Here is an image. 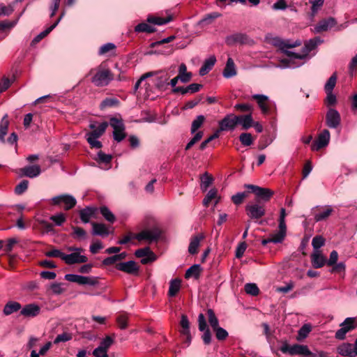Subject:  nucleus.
<instances>
[{"label":"nucleus","mask_w":357,"mask_h":357,"mask_svg":"<svg viewBox=\"0 0 357 357\" xmlns=\"http://www.w3.org/2000/svg\"><path fill=\"white\" fill-rule=\"evenodd\" d=\"M201 270L202 269L199 264H194L188 269H187L185 271V278L194 277L197 279L199 277Z\"/></svg>","instance_id":"e433bc0d"},{"label":"nucleus","mask_w":357,"mask_h":357,"mask_svg":"<svg viewBox=\"0 0 357 357\" xmlns=\"http://www.w3.org/2000/svg\"><path fill=\"white\" fill-rule=\"evenodd\" d=\"M109 125L114 129L113 137L115 141L120 142L126 138V127L121 118L112 117Z\"/></svg>","instance_id":"20e7f679"},{"label":"nucleus","mask_w":357,"mask_h":357,"mask_svg":"<svg viewBox=\"0 0 357 357\" xmlns=\"http://www.w3.org/2000/svg\"><path fill=\"white\" fill-rule=\"evenodd\" d=\"M341 122L340 113L335 109L330 108L326 115V123L330 128H337Z\"/></svg>","instance_id":"4468645a"},{"label":"nucleus","mask_w":357,"mask_h":357,"mask_svg":"<svg viewBox=\"0 0 357 357\" xmlns=\"http://www.w3.org/2000/svg\"><path fill=\"white\" fill-rule=\"evenodd\" d=\"M52 204L60 205L61 204H64V209L68 211L73 208L77 201L74 197L70 195H61L52 198L51 199Z\"/></svg>","instance_id":"1a4fd4ad"},{"label":"nucleus","mask_w":357,"mask_h":357,"mask_svg":"<svg viewBox=\"0 0 357 357\" xmlns=\"http://www.w3.org/2000/svg\"><path fill=\"white\" fill-rule=\"evenodd\" d=\"M89 74H93L91 82L96 86H107L114 79L112 71L105 65L100 64L97 68L91 69Z\"/></svg>","instance_id":"f03ea898"},{"label":"nucleus","mask_w":357,"mask_h":357,"mask_svg":"<svg viewBox=\"0 0 357 357\" xmlns=\"http://www.w3.org/2000/svg\"><path fill=\"white\" fill-rule=\"evenodd\" d=\"M280 350L283 354H289L291 356L294 355H303L305 354H310L311 352L306 345L295 344L289 345L287 342H284L280 347Z\"/></svg>","instance_id":"0eeeda50"},{"label":"nucleus","mask_w":357,"mask_h":357,"mask_svg":"<svg viewBox=\"0 0 357 357\" xmlns=\"http://www.w3.org/2000/svg\"><path fill=\"white\" fill-rule=\"evenodd\" d=\"M59 24V21H56L52 25L46 29L45 31L40 33L33 40V43H38L43 38L47 36Z\"/></svg>","instance_id":"79ce46f5"},{"label":"nucleus","mask_w":357,"mask_h":357,"mask_svg":"<svg viewBox=\"0 0 357 357\" xmlns=\"http://www.w3.org/2000/svg\"><path fill=\"white\" fill-rule=\"evenodd\" d=\"M113 342L114 340L111 337L107 336L100 342V345L98 347L101 349L107 351L109 348L112 346Z\"/></svg>","instance_id":"338daca9"},{"label":"nucleus","mask_w":357,"mask_h":357,"mask_svg":"<svg viewBox=\"0 0 357 357\" xmlns=\"http://www.w3.org/2000/svg\"><path fill=\"white\" fill-rule=\"evenodd\" d=\"M181 280L178 278L173 279L169 282L168 296L170 297L175 296L181 289Z\"/></svg>","instance_id":"473e14b6"},{"label":"nucleus","mask_w":357,"mask_h":357,"mask_svg":"<svg viewBox=\"0 0 357 357\" xmlns=\"http://www.w3.org/2000/svg\"><path fill=\"white\" fill-rule=\"evenodd\" d=\"M180 80L183 83L188 82L192 77V73L187 72V67L185 64L181 63L178 68V75Z\"/></svg>","instance_id":"f704fd0d"},{"label":"nucleus","mask_w":357,"mask_h":357,"mask_svg":"<svg viewBox=\"0 0 357 357\" xmlns=\"http://www.w3.org/2000/svg\"><path fill=\"white\" fill-rule=\"evenodd\" d=\"M22 176L29 178H35L41 173L40 167L38 165H29L20 169Z\"/></svg>","instance_id":"b1692460"},{"label":"nucleus","mask_w":357,"mask_h":357,"mask_svg":"<svg viewBox=\"0 0 357 357\" xmlns=\"http://www.w3.org/2000/svg\"><path fill=\"white\" fill-rule=\"evenodd\" d=\"M217 196V190L216 189H211L208 193L206 194V197H204L203 200V204L205 206H208L209 203L211 202L212 199H215Z\"/></svg>","instance_id":"13d9d810"},{"label":"nucleus","mask_w":357,"mask_h":357,"mask_svg":"<svg viewBox=\"0 0 357 357\" xmlns=\"http://www.w3.org/2000/svg\"><path fill=\"white\" fill-rule=\"evenodd\" d=\"M116 322L121 329H125L128 326V315L125 313L119 314L116 317Z\"/></svg>","instance_id":"4d7b16f0"},{"label":"nucleus","mask_w":357,"mask_h":357,"mask_svg":"<svg viewBox=\"0 0 357 357\" xmlns=\"http://www.w3.org/2000/svg\"><path fill=\"white\" fill-rule=\"evenodd\" d=\"M50 220H52L56 225L61 226L64 223L66 220V217L65 214L62 213H57L54 215H52L50 217Z\"/></svg>","instance_id":"6e6d98bb"},{"label":"nucleus","mask_w":357,"mask_h":357,"mask_svg":"<svg viewBox=\"0 0 357 357\" xmlns=\"http://www.w3.org/2000/svg\"><path fill=\"white\" fill-rule=\"evenodd\" d=\"M226 43L229 45H234L235 44L252 45L253 44V40L245 33H236L227 36L226 38Z\"/></svg>","instance_id":"9d476101"},{"label":"nucleus","mask_w":357,"mask_h":357,"mask_svg":"<svg viewBox=\"0 0 357 357\" xmlns=\"http://www.w3.org/2000/svg\"><path fill=\"white\" fill-rule=\"evenodd\" d=\"M73 236L74 238L78 239H84L86 236V232L85 230L81 227H73Z\"/></svg>","instance_id":"680f3d73"},{"label":"nucleus","mask_w":357,"mask_h":357,"mask_svg":"<svg viewBox=\"0 0 357 357\" xmlns=\"http://www.w3.org/2000/svg\"><path fill=\"white\" fill-rule=\"evenodd\" d=\"M247 195L248 193L245 192H238L231 197V200L235 204L238 205L243 202V199L247 197Z\"/></svg>","instance_id":"69168bd1"},{"label":"nucleus","mask_w":357,"mask_h":357,"mask_svg":"<svg viewBox=\"0 0 357 357\" xmlns=\"http://www.w3.org/2000/svg\"><path fill=\"white\" fill-rule=\"evenodd\" d=\"M29 181L27 180H22L15 188V193L16 195L23 194L28 188Z\"/></svg>","instance_id":"5fc2aeb1"},{"label":"nucleus","mask_w":357,"mask_h":357,"mask_svg":"<svg viewBox=\"0 0 357 357\" xmlns=\"http://www.w3.org/2000/svg\"><path fill=\"white\" fill-rule=\"evenodd\" d=\"M245 211L251 219H259L266 213L265 205L258 201L248 204Z\"/></svg>","instance_id":"39448f33"},{"label":"nucleus","mask_w":357,"mask_h":357,"mask_svg":"<svg viewBox=\"0 0 357 357\" xmlns=\"http://www.w3.org/2000/svg\"><path fill=\"white\" fill-rule=\"evenodd\" d=\"M325 243V239L321 236H316L313 238L312 245L315 250H318Z\"/></svg>","instance_id":"bf43d9fd"},{"label":"nucleus","mask_w":357,"mask_h":357,"mask_svg":"<svg viewBox=\"0 0 357 357\" xmlns=\"http://www.w3.org/2000/svg\"><path fill=\"white\" fill-rule=\"evenodd\" d=\"M135 255L138 258H142L141 260L142 264H146L155 260V255L149 247L137 250Z\"/></svg>","instance_id":"a211bd4d"},{"label":"nucleus","mask_w":357,"mask_h":357,"mask_svg":"<svg viewBox=\"0 0 357 357\" xmlns=\"http://www.w3.org/2000/svg\"><path fill=\"white\" fill-rule=\"evenodd\" d=\"M93 229L92 234L95 236H107L109 235V231L108 228L105 224L92 222Z\"/></svg>","instance_id":"393cba45"},{"label":"nucleus","mask_w":357,"mask_h":357,"mask_svg":"<svg viewBox=\"0 0 357 357\" xmlns=\"http://www.w3.org/2000/svg\"><path fill=\"white\" fill-rule=\"evenodd\" d=\"M336 24L335 20L333 17H329L328 19L323 20L320 21L315 26H314V32L320 33L322 31H326L328 29L333 27Z\"/></svg>","instance_id":"5701e85b"},{"label":"nucleus","mask_w":357,"mask_h":357,"mask_svg":"<svg viewBox=\"0 0 357 357\" xmlns=\"http://www.w3.org/2000/svg\"><path fill=\"white\" fill-rule=\"evenodd\" d=\"M205 120V117L203 115H199L197 118L192 121L191 126V132L193 133L196 132L203 124Z\"/></svg>","instance_id":"3c124183"},{"label":"nucleus","mask_w":357,"mask_h":357,"mask_svg":"<svg viewBox=\"0 0 357 357\" xmlns=\"http://www.w3.org/2000/svg\"><path fill=\"white\" fill-rule=\"evenodd\" d=\"M221 16V14L218 12H213L206 15L199 22L200 25H208L216 18Z\"/></svg>","instance_id":"58836bf2"},{"label":"nucleus","mask_w":357,"mask_h":357,"mask_svg":"<svg viewBox=\"0 0 357 357\" xmlns=\"http://www.w3.org/2000/svg\"><path fill=\"white\" fill-rule=\"evenodd\" d=\"M100 212L107 221L110 223L114 222L116 218L107 206L100 207Z\"/></svg>","instance_id":"ea45409f"},{"label":"nucleus","mask_w":357,"mask_h":357,"mask_svg":"<svg viewBox=\"0 0 357 357\" xmlns=\"http://www.w3.org/2000/svg\"><path fill=\"white\" fill-rule=\"evenodd\" d=\"M63 261L66 264L71 265L74 264L86 263L88 261V258L85 255H81V252H74L68 255L65 254Z\"/></svg>","instance_id":"6ab92c4d"},{"label":"nucleus","mask_w":357,"mask_h":357,"mask_svg":"<svg viewBox=\"0 0 357 357\" xmlns=\"http://www.w3.org/2000/svg\"><path fill=\"white\" fill-rule=\"evenodd\" d=\"M20 309L21 305L20 303L16 301H9L5 305L3 312L5 315H10L17 312Z\"/></svg>","instance_id":"c756f323"},{"label":"nucleus","mask_w":357,"mask_h":357,"mask_svg":"<svg viewBox=\"0 0 357 357\" xmlns=\"http://www.w3.org/2000/svg\"><path fill=\"white\" fill-rule=\"evenodd\" d=\"M234 108L238 111H240L242 112H249V113H252V111L253 109L252 106L248 103L236 104L234 106Z\"/></svg>","instance_id":"774afa93"},{"label":"nucleus","mask_w":357,"mask_h":357,"mask_svg":"<svg viewBox=\"0 0 357 357\" xmlns=\"http://www.w3.org/2000/svg\"><path fill=\"white\" fill-rule=\"evenodd\" d=\"M337 81L336 73H333L330 78L328 79L327 82L325 84L324 89L326 92H332Z\"/></svg>","instance_id":"8fccbe9b"},{"label":"nucleus","mask_w":357,"mask_h":357,"mask_svg":"<svg viewBox=\"0 0 357 357\" xmlns=\"http://www.w3.org/2000/svg\"><path fill=\"white\" fill-rule=\"evenodd\" d=\"M237 116L238 118V124L241 125L243 129L248 130L252 126L254 121L252 113Z\"/></svg>","instance_id":"cd10ccee"},{"label":"nucleus","mask_w":357,"mask_h":357,"mask_svg":"<svg viewBox=\"0 0 357 357\" xmlns=\"http://www.w3.org/2000/svg\"><path fill=\"white\" fill-rule=\"evenodd\" d=\"M238 118L237 116L229 114L225 116L220 122V130L221 131L232 130L238 125Z\"/></svg>","instance_id":"ddd939ff"},{"label":"nucleus","mask_w":357,"mask_h":357,"mask_svg":"<svg viewBox=\"0 0 357 357\" xmlns=\"http://www.w3.org/2000/svg\"><path fill=\"white\" fill-rule=\"evenodd\" d=\"M215 337L218 340H225L228 337L227 331L222 327H217L215 328Z\"/></svg>","instance_id":"052dcab7"},{"label":"nucleus","mask_w":357,"mask_h":357,"mask_svg":"<svg viewBox=\"0 0 357 357\" xmlns=\"http://www.w3.org/2000/svg\"><path fill=\"white\" fill-rule=\"evenodd\" d=\"M207 314H208V322L213 328L214 330L217 327L219 326V321L218 318L216 317L213 310L212 309H208L207 310Z\"/></svg>","instance_id":"c03bdc74"},{"label":"nucleus","mask_w":357,"mask_h":357,"mask_svg":"<svg viewBox=\"0 0 357 357\" xmlns=\"http://www.w3.org/2000/svg\"><path fill=\"white\" fill-rule=\"evenodd\" d=\"M204 238L205 235L203 233H199L191 237L190 244L188 246V252L190 255H194L198 252V248L199 247L200 242Z\"/></svg>","instance_id":"412c9836"},{"label":"nucleus","mask_w":357,"mask_h":357,"mask_svg":"<svg viewBox=\"0 0 357 357\" xmlns=\"http://www.w3.org/2000/svg\"><path fill=\"white\" fill-rule=\"evenodd\" d=\"M356 317H348L346 318L345 320L341 324L340 326L347 328L348 332L356 328Z\"/></svg>","instance_id":"de8ad7c7"},{"label":"nucleus","mask_w":357,"mask_h":357,"mask_svg":"<svg viewBox=\"0 0 357 357\" xmlns=\"http://www.w3.org/2000/svg\"><path fill=\"white\" fill-rule=\"evenodd\" d=\"M330 132L324 129L317 137V139L312 144L311 149L312 151H319L328 146L330 141Z\"/></svg>","instance_id":"f8f14e48"},{"label":"nucleus","mask_w":357,"mask_h":357,"mask_svg":"<svg viewBox=\"0 0 357 357\" xmlns=\"http://www.w3.org/2000/svg\"><path fill=\"white\" fill-rule=\"evenodd\" d=\"M155 73L156 74L153 75L156 76L155 78V86L158 90L164 91L167 89L169 86L168 80L170 77V75L168 73L165 71H157Z\"/></svg>","instance_id":"2eb2a0df"},{"label":"nucleus","mask_w":357,"mask_h":357,"mask_svg":"<svg viewBox=\"0 0 357 357\" xmlns=\"http://www.w3.org/2000/svg\"><path fill=\"white\" fill-rule=\"evenodd\" d=\"M119 105V100L116 98H106L104 99L100 105V109L103 110L107 107H116Z\"/></svg>","instance_id":"4c0bfd02"},{"label":"nucleus","mask_w":357,"mask_h":357,"mask_svg":"<svg viewBox=\"0 0 357 357\" xmlns=\"http://www.w3.org/2000/svg\"><path fill=\"white\" fill-rule=\"evenodd\" d=\"M311 330L312 327L310 324H304L298 332V335L296 337L297 340L301 341L306 338Z\"/></svg>","instance_id":"a19ab883"},{"label":"nucleus","mask_w":357,"mask_h":357,"mask_svg":"<svg viewBox=\"0 0 357 357\" xmlns=\"http://www.w3.org/2000/svg\"><path fill=\"white\" fill-rule=\"evenodd\" d=\"M222 74L225 78H230L236 75L235 64L231 58H228Z\"/></svg>","instance_id":"bb28decb"},{"label":"nucleus","mask_w":357,"mask_h":357,"mask_svg":"<svg viewBox=\"0 0 357 357\" xmlns=\"http://www.w3.org/2000/svg\"><path fill=\"white\" fill-rule=\"evenodd\" d=\"M172 20L171 17H168L167 18L158 17H149L147 19V21L150 23H153L157 25H163L167 24Z\"/></svg>","instance_id":"09e8293b"},{"label":"nucleus","mask_w":357,"mask_h":357,"mask_svg":"<svg viewBox=\"0 0 357 357\" xmlns=\"http://www.w3.org/2000/svg\"><path fill=\"white\" fill-rule=\"evenodd\" d=\"M115 48H116V46L114 43H108L104 44L103 45H102L100 47L98 54L100 55H102V54H105L112 50H114Z\"/></svg>","instance_id":"0e129e2a"},{"label":"nucleus","mask_w":357,"mask_h":357,"mask_svg":"<svg viewBox=\"0 0 357 357\" xmlns=\"http://www.w3.org/2000/svg\"><path fill=\"white\" fill-rule=\"evenodd\" d=\"M245 291L248 294L257 296L259 294V289L255 283H248L245 285Z\"/></svg>","instance_id":"864d4df0"},{"label":"nucleus","mask_w":357,"mask_h":357,"mask_svg":"<svg viewBox=\"0 0 357 357\" xmlns=\"http://www.w3.org/2000/svg\"><path fill=\"white\" fill-rule=\"evenodd\" d=\"M65 279L71 282H75L81 285L96 286L98 284V281L97 278L87 277L76 274H66Z\"/></svg>","instance_id":"6e6552de"},{"label":"nucleus","mask_w":357,"mask_h":357,"mask_svg":"<svg viewBox=\"0 0 357 357\" xmlns=\"http://www.w3.org/2000/svg\"><path fill=\"white\" fill-rule=\"evenodd\" d=\"M337 353L343 356L355 357L357 356V338L354 344L344 342L337 348Z\"/></svg>","instance_id":"9b49d317"},{"label":"nucleus","mask_w":357,"mask_h":357,"mask_svg":"<svg viewBox=\"0 0 357 357\" xmlns=\"http://www.w3.org/2000/svg\"><path fill=\"white\" fill-rule=\"evenodd\" d=\"M40 312V307L34 303L26 305L20 311V314L26 317H35Z\"/></svg>","instance_id":"4be33fe9"},{"label":"nucleus","mask_w":357,"mask_h":357,"mask_svg":"<svg viewBox=\"0 0 357 357\" xmlns=\"http://www.w3.org/2000/svg\"><path fill=\"white\" fill-rule=\"evenodd\" d=\"M201 188L206 191L213 181V178L207 172H205L201 176Z\"/></svg>","instance_id":"37998d69"},{"label":"nucleus","mask_w":357,"mask_h":357,"mask_svg":"<svg viewBox=\"0 0 357 357\" xmlns=\"http://www.w3.org/2000/svg\"><path fill=\"white\" fill-rule=\"evenodd\" d=\"M244 188L250 190L256 195V202H267L274 195V192L269 188H261L252 184H245Z\"/></svg>","instance_id":"7ed1b4c3"},{"label":"nucleus","mask_w":357,"mask_h":357,"mask_svg":"<svg viewBox=\"0 0 357 357\" xmlns=\"http://www.w3.org/2000/svg\"><path fill=\"white\" fill-rule=\"evenodd\" d=\"M333 209L331 206H326L324 209L319 212V213L315 214L314 220L316 222H320L328 218L331 213H333Z\"/></svg>","instance_id":"c9c22d12"},{"label":"nucleus","mask_w":357,"mask_h":357,"mask_svg":"<svg viewBox=\"0 0 357 357\" xmlns=\"http://www.w3.org/2000/svg\"><path fill=\"white\" fill-rule=\"evenodd\" d=\"M72 339V335L68 333H63L61 334L58 335L54 340V344H58L59 342H65L69 341Z\"/></svg>","instance_id":"e2e57ef3"},{"label":"nucleus","mask_w":357,"mask_h":357,"mask_svg":"<svg viewBox=\"0 0 357 357\" xmlns=\"http://www.w3.org/2000/svg\"><path fill=\"white\" fill-rule=\"evenodd\" d=\"M216 62V58L215 56H211L206 59L199 69V75L204 76L206 75L214 66Z\"/></svg>","instance_id":"a878e982"},{"label":"nucleus","mask_w":357,"mask_h":357,"mask_svg":"<svg viewBox=\"0 0 357 357\" xmlns=\"http://www.w3.org/2000/svg\"><path fill=\"white\" fill-rule=\"evenodd\" d=\"M135 31L136 32H146V33H153L155 31V29L152 26L143 22V23H140V24H137L135 27Z\"/></svg>","instance_id":"49530a36"},{"label":"nucleus","mask_w":357,"mask_h":357,"mask_svg":"<svg viewBox=\"0 0 357 357\" xmlns=\"http://www.w3.org/2000/svg\"><path fill=\"white\" fill-rule=\"evenodd\" d=\"M252 98L257 101L259 107L264 114L269 113L272 103L267 96L255 94L252 96Z\"/></svg>","instance_id":"dca6fc26"},{"label":"nucleus","mask_w":357,"mask_h":357,"mask_svg":"<svg viewBox=\"0 0 357 357\" xmlns=\"http://www.w3.org/2000/svg\"><path fill=\"white\" fill-rule=\"evenodd\" d=\"M239 140L244 146H250L253 143L252 135L248 132H243L240 135Z\"/></svg>","instance_id":"603ef678"},{"label":"nucleus","mask_w":357,"mask_h":357,"mask_svg":"<svg viewBox=\"0 0 357 357\" xmlns=\"http://www.w3.org/2000/svg\"><path fill=\"white\" fill-rule=\"evenodd\" d=\"M322 43L323 40H321L320 37H314L305 42V46L303 48V53L298 54L289 51L287 49L300 46L301 45V41L300 40L291 41V40H282L279 38H275L273 39V45L275 47H278L287 56L298 59H303L306 58L307 54L312 50H314L319 44Z\"/></svg>","instance_id":"f257e3e1"},{"label":"nucleus","mask_w":357,"mask_h":357,"mask_svg":"<svg viewBox=\"0 0 357 357\" xmlns=\"http://www.w3.org/2000/svg\"><path fill=\"white\" fill-rule=\"evenodd\" d=\"M116 268L129 274H136L139 271V266L134 261L119 263L116 265Z\"/></svg>","instance_id":"aec40b11"},{"label":"nucleus","mask_w":357,"mask_h":357,"mask_svg":"<svg viewBox=\"0 0 357 357\" xmlns=\"http://www.w3.org/2000/svg\"><path fill=\"white\" fill-rule=\"evenodd\" d=\"M96 211V208L92 207H86L85 208L82 209L79 211L81 220L84 223H88L90 220V218L94 215Z\"/></svg>","instance_id":"c85d7f7f"},{"label":"nucleus","mask_w":357,"mask_h":357,"mask_svg":"<svg viewBox=\"0 0 357 357\" xmlns=\"http://www.w3.org/2000/svg\"><path fill=\"white\" fill-rule=\"evenodd\" d=\"M312 264L315 268H321L326 264V259L319 251H317L312 255Z\"/></svg>","instance_id":"7c9ffc66"},{"label":"nucleus","mask_w":357,"mask_h":357,"mask_svg":"<svg viewBox=\"0 0 357 357\" xmlns=\"http://www.w3.org/2000/svg\"><path fill=\"white\" fill-rule=\"evenodd\" d=\"M9 121L8 120V114H5L0 122V142H5L4 137L8 132Z\"/></svg>","instance_id":"72a5a7b5"},{"label":"nucleus","mask_w":357,"mask_h":357,"mask_svg":"<svg viewBox=\"0 0 357 357\" xmlns=\"http://www.w3.org/2000/svg\"><path fill=\"white\" fill-rule=\"evenodd\" d=\"M161 236V230L157 227H153L149 229H144L135 236V238L139 241H147L149 243L157 241Z\"/></svg>","instance_id":"423d86ee"},{"label":"nucleus","mask_w":357,"mask_h":357,"mask_svg":"<svg viewBox=\"0 0 357 357\" xmlns=\"http://www.w3.org/2000/svg\"><path fill=\"white\" fill-rule=\"evenodd\" d=\"M108 126L107 122H102L101 123L98 127L93 130V131L86 133V137H91L93 138H99L100 136H102L104 132H105Z\"/></svg>","instance_id":"2f4dec72"},{"label":"nucleus","mask_w":357,"mask_h":357,"mask_svg":"<svg viewBox=\"0 0 357 357\" xmlns=\"http://www.w3.org/2000/svg\"><path fill=\"white\" fill-rule=\"evenodd\" d=\"M180 325L182 328L181 331V334H188L190 331V321L185 314H182L181 317Z\"/></svg>","instance_id":"a18cd8bd"},{"label":"nucleus","mask_w":357,"mask_h":357,"mask_svg":"<svg viewBox=\"0 0 357 357\" xmlns=\"http://www.w3.org/2000/svg\"><path fill=\"white\" fill-rule=\"evenodd\" d=\"M199 329L204 331L202 336L203 342L205 344H209L211 342V333L207 327L205 317L203 314H199L198 316Z\"/></svg>","instance_id":"f3484780"}]
</instances>
